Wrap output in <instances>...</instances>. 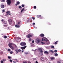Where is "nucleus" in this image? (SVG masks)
<instances>
[{
    "label": "nucleus",
    "instance_id": "12",
    "mask_svg": "<svg viewBox=\"0 0 63 63\" xmlns=\"http://www.w3.org/2000/svg\"><path fill=\"white\" fill-rule=\"evenodd\" d=\"M1 8H4V5H1Z\"/></svg>",
    "mask_w": 63,
    "mask_h": 63
},
{
    "label": "nucleus",
    "instance_id": "9",
    "mask_svg": "<svg viewBox=\"0 0 63 63\" xmlns=\"http://www.w3.org/2000/svg\"><path fill=\"white\" fill-rule=\"evenodd\" d=\"M12 44H13L12 43H10L8 45V46L9 47H12Z\"/></svg>",
    "mask_w": 63,
    "mask_h": 63
},
{
    "label": "nucleus",
    "instance_id": "7",
    "mask_svg": "<svg viewBox=\"0 0 63 63\" xmlns=\"http://www.w3.org/2000/svg\"><path fill=\"white\" fill-rule=\"evenodd\" d=\"M15 27L17 28H19L20 26L18 25H16L15 26Z\"/></svg>",
    "mask_w": 63,
    "mask_h": 63
},
{
    "label": "nucleus",
    "instance_id": "4",
    "mask_svg": "<svg viewBox=\"0 0 63 63\" xmlns=\"http://www.w3.org/2000/svg\"><path fill=\"white\" fill-rule=\"evenodd\" d=\"M38 50L40 51V53H43V50H42V48H38Z\"/></svg>",
    "mask_w": 63,
    "mask_h": 63
},
{
    "label": "nucleus",
    "instance_id": "22",
    "mask_svg": "<svg viewBox=\"0 0 63 63\" xmlns=\"http://www.w3.org/2000/svg\"><path fill=\"white\" fill-rule=\"evenodd\" d=\"M54 58L53 57H52V58H51V60H53V59H54Z\"/></svg>",
    "mask_w": 63,
    "mask_h": 63
},
{
    "label": "nucleus",
    "instance_id": "13",
    "mask_svg": "<svg viewBox=\"0 0 63 63\" xmlns=\"http://www.w3.org/2000/svg\"><path fill=\"white\" fill-rule=\"evenodd\" d=\"M16 51V52L17 53H18V50L17 49H16L15 50Z\"/></svg>",
    "mask_w": 63,
    "mask_h": 63
},
{
    "label": "nucleus",
    "instance_id": "46",
    "mask_svg": "<svg viewBox=\"0 0 63 63\" xmlns=\"http://www.w3.org/2000/svg\"><path fill=\"white\" fill-rule=\"evenodd\" d=\"M23 63H27V62H24Z\"/></svg>",
    "mask_w": 63,
    "mask_h": 63
},
{
    "label": "nucleus",
    "instance_id": "48",
    "mask_svg": "<svg viewBox=\"0 0 63 63\" xmlns=\"http://www.w3.org/2000/svg\"><path fill=\"white\" fill-rule=\"evenodd\" d=\"M10 53H11V54H12V53H13V52L11 51L10 52Z\"/></svg>",
    "mask_w": 63,
    "mask_h": 63
},
{
    "label": "nucleus",
    "instance_id": "20",
    "mask_svg": "<svg viewBox=\"0 0 63 63\" xmlns=\"http://www.w3.org/2000/svg\"><path fill=\"white\" fill-rule=\"evenodd\" d=\"M45 39V37H43L42 38V41H44Z\"/></svg>",
    "mask_w": 63,
    "mask_h": 63
},
{
    "label": "nucleus",
    "instance_id": "2",
    "mask_svg": "<svg viewBox=\"0 0 63 63\" xmlns=\"http://www.w3.org/2000/svg\"><path fill=\"white\" fill-rule=\"evenodd\" d=\"M6 2H7V4L9 5H10L11 4V3L12 2H11V0H7L6 1Z\"/></svg>",
    "mask_w": 63,
    "mask_h": 63
},
{
    "label": "nucleus",
    "instance_id": "10",
    "mask_svg": "<svg viewBox=\"0 0 63 63\" xmlns=\"http://www.w3.org/2000/svg\"><path fill=\"white\" fill-rule=\"evenodd\" d=\"M20 4V2L19 1H18L17 2V3L15 4L16 6H17L18 5H19Z\"/></svg>",
    "mask_w": 63,
    "mask_h": 63
},
{
    "label": "nucleus",
    "instance_id": "38",
    "mask_svg": "<svg viewBox=\"0 0 63 63\" xmlns=\"http://www.w3.org/2000/svg\"><path fill=\"white\" fill-rule=\"evenodd\" d=\"M1 63H4V62H3V61H1Z\"/></svg>",
    "mask_w": 63,
    "mask_h": 63
},
{
    "label": "nucleus",
    "instance_id": "41",
    "mask_svg": "<svg viewBox=\"0 0 63 63\" xmlns=\"http://www.w3.org/2000/svg\"><path fill=\"white\" fill-rule=\"evenodd\" d=\"M3 26H4V27H7V25H3Z\"/></svg>",
    "mask_w": 63,
    "mask_h": 63
},
{
    "label": "nucleus",
    "instance_id": "18",
    "mask_svg": "<svg viewBox=\"0 0 63 63\" xmlns=\"http://www.w3.org/2000/svg\"><path fill=\"white\" fill-rule=\"evenodd\" d=\"M50 52H51L53 53H54V51H53V50H50Z\"/></svg>",
    "mask_w": 63,
    "mask_h": 63
},
{
    "label": "nucleus",
    "instance_id": "37",
    "mask_svg": "<svg viewBox=\"0 0 63 63\" xmlns=\"http://www.w3.org/2000/svg\"><path fill=\"white\" fill-rule=\"evenodd\" d=\"M51 47L52 48H54V46H52Z\"/></svg>",
    "mask_w": 63,
    "mask_h": 63
},
{
    "label": "nucleus",
    "instance_id": "30",
    "mask_svg": "<svg viewBox=\"0 0 63 63\" xmlns=\"http://www.w3.org/2000/svg\"><path fill=\"white\" fill-rule=\"evenodd\" d=\"M4 38L5 39H6L7 38V37L6 36H4Z\"/></svg>",
    "mask_w": 63,
    "mask_h": 63
},
{
    "label": "nucleus",
    "instance_id": "39",
    "mask_svg": "<svg viewBox=\"0 0 63 63\" xmlns=\"http://www.w3.org/2000/svg\"><path fill=\"white\" fill-rule=\"evenodd\" d=\"M57 63H61V62H60V61H57Z\"/></svg>",
    "mask_w": 63,
    "mask_h": 63
},
{
    "label": "nucleus",
    "instance_id": "33",
    "mask_svg": "<svg viewBox=\"0 0 63 63\" xmlns=\"http://www.w3.org/2000/svg\"><path fill=\"white\" fill-rule=\"evenodd\" d=\"M28 53H26V52H25L24 53V54H28Z\"/></svg>",
    "mask_w": 63,
    "mask_h": 63
},
{
    "label": "nucleus",
    "instance_id": "62",
    "mask_svg": "<svg viewBox=\"0 0 63 63\" xmlns=\"http://www.w3.org/2000/svg\"><path fill=\"white\" fill-rule=\"evenodd\" d=\"M5 21H4L3 22V23H5Z\"/></svg>",
    "mask_w": 63,
    "mask_h": 63
},
{
    "label": "nucleus",
    "instance_id": "63",
    "mask_svg": "<svg viewBox=\"0 0 63 63\" xmlns=\"http://www.w3.org/2000/svg\"><path fill=\"white\" fill-rule=\"evenodd\" d=\"M11 15V14L10 13L9 14V15Z\"/></svg>",
    "mask_w": 63,
    "mask_h": 63
},
{
    "label": "nucleus",
    "instance_id": "52",
    "mask_svg": "<svg viewBox=\"0 0 63 63\" xmlns=\"http://www.w3.org/2000/svg\"><path fill=\"white\" fill-rule=\"evenodd\" d=\"M3 2H5V0H3Z\"/></svg>",
    "mask_w": 63,
    "mask_h": 63
},
{
    "label": "nucleus",
    "instance_id": "34",
    "mask_svg": "<svg viewBox=\"0 0 63 63\" xmlns=\"http://www.w3.org/2000/svg\"><path fill=\"white\" fill-rule=\"evenodd\" d=\"M19 9H21V8H22V7H21V6H20L19 7Z\"/></svg>",
    "mask_w": 63,
    "mask_h": 63
},
{
    "label": "nucleus",
    "instance_id": "53",
    "mask_svg": "<svg viewBox=\"0 0 63 63\" xmlns=\"http://www.w3.org/2000/svg\"><path fill=\"white\" fill-rule=\"evenodd\" d=\"M40 19H42L43 18V17H41L40 18Z\"/></svg>",
    "mask_w": 63,
    "mask_h": 63
},
{
    "label": "nucleus",
    "instance_id": "26",
    "mask_svg": "<svg viewBox=\"0 0 63 63\" xmlns=\"http://www.w3.org/2000/svg\"><path fill=\"white\" fill-rule=\"evenodd\" d=\"M54 52H55V53H56V52H57V51L56 50H55Z\"/></svg>",
    "mask_w": 63,
    "mask_h": 63
},
{
    "label": "nucleus",
    "instance_id": "54",
    "mask_svg": "<svg viewBox=\"0 0 63 63\" xmlns=\"http://www.w3.org/2000/svg\"><path fill=\"white\" fill-rule=\"evenodd\" d=\"M48 24H49V25H50V23H48Z\"/></svg>",
    "mask_w": 63,
    "mask_h": 63
},
{
    "label": "nucleus",
    "instance_id": "23",
    "mask_svg": "<svg viewBox=\"0 0 63 63\" xmlns=\"http://www.w3.org/2000/svg\"><path fill=\"white\" fill-rule=\"evenodd\" d=\"M37 41L38 43H39V42H40V40H39V39H37Z\"/></svg>",
    "mask_w": 63,
    "mask_h": 63
},
{
    "label": "nucleus",
    "instance_id": "49",
    "mask_svg": "<svg viewBox=\"0 0 63 63\" xmlns=\"http://www.w3.org/2000/svg\"><path fill=\"white\" fill-rule=\"evenodd\" d=\"M32 24H33V25H35V23H32Z\"/></svg>",
    "mask_w": 63,
    "mask_h": 63
},
{
    "label": "nucleus",
    "instance_id": "36",
    "mask_svg": "<svg viewBox=\"0 0 63 63\" xmlns=\"http://www.w3.org/2000/svg\"><path fill=\"white\" fill-rule=\"evenodd\" d=\"M18 52H20L21 51V50L20 49L18 50Z\"/></svg>",
    "mask_w": 63,
    "mask_h": 63
},
{
    "label": "nucleus",
    "instance_id": "25",
    "mask_svg": "<svg viewBox=\"0 0 63 63\" xmlns=\"http://www.w3.org/2000/svg\"><path fill=\"white\" fill-rule=\"evenodd\" d=\"M2 61H6V59H3L2 60Z\"/></svg>",
    "mask_w": 63,
    "mask_h": 63
},
{
    "label": "nucleus",
    "instance_id": "31",
    "mask_svg": "<svg viewBox=\"0 0 63 63\" xmlns=\"http://www.w3.org/2000/svg\"><path fill=\"white\" fill-rule=\"evenodd\" d=\"M32 18L33 19V20H35V17H32Z\"/></svg>",
    "mask_w": 63,
    "mask_h": 63
},
{
    "label": "nucleus",
    "instance_id": "55",
    "mask_svg": "<svg viewBox=\"0 0 63 63\" xmlns=\"http://www.w3.org/2000/svg\"><path fill=\"white\" fill-rule=\"evenodd\" d=\"M9 13H7V15H9Z\"/></svg>",
    "mask_w": 63,
    "mask_h": 63
},
{
    "label": "nucleus",
    "instance_id": "29",
    "mask_svg": "<svg viewBox=\"0 0 63 63\" xmlns=\"http://www.w3.org/2000/svg\"><path fill=\"white\" fill-rule=\"evenodd\" d=\"M25 6V5L24 4H22V7H24V6Z\"/></svg>",
    "mask_w": 63,
    "mask_h": 63
},
{
    "label": "nucleus",
    "instance_id": "27",
    "mask_svg": "<svg viewBox=\"0 0 63 63\" xmlns=\"http://www.w3.org/2000/svg\"><path fill=\"white\" fill-rule=\"evenodd\" d=\"M20 22H21V21L18 22V24H20Z\"/></svg>",
    "mask_w": 63,
    "mask_h": 63
},
{
    "label": "nucleus",
    "instance_id": "57",
    "mask_svg": "<svg viewBox=\"0 0 63 63\" xmlns=\"http://www.w3.org/2000/svg\"><path fill=\"white\" fill-rule=\"evenodd\" d=\"M34 60H36V59H33Z\"/></svg>",
    "mask_w": 63,
    "mask_h": 63
},
{
    "label": "nucleus",
    "instance_id": "11",
    "mask_svg": "<svg viewBox=\"0 0 63 63\" xmlns=\"http://www.w3.org/2000/svg\"><path fill=\"white\" fill-rule=\"evenodd\" d=\"M48 51H44V53H46V54H48Z\"/></svg>",
    "mask_w": 63,
    "mask_h": 63
},
{
    "label": "nucleus",
    "instance_id": "50",
    "mask_svg": "<svg viewBox=\"0 0 63 63\" xmlns=\"http://www.w3.org/2000/svg\"><path fill=\"white\" fill-rule=\"evenodd\" d=\"M13 62H14V63H16V62L15 61H13Z\"/></svg>",
    "mask_w": 63,
    "mask_h": 63
},
{
    "label": "nucleus",
    "instance_id": "59",
    "mask_svg": "<svg viewBox=\"0 0 63 63\" xmlns=\"http://www.w3.org/2000/svg\"><path fill=\"white\" fill-rule=\"evenodd\" d=\"M16 60L17 61V62H18V61H17V59Z\"/></svg>",
    "mask_w": 63,
    "mask_h": 63
},
{
    "label": "nucleus",
    "instance_id": "35",
    "mask_svg": "<svg viewBox=\"0 0 63 63\" xmlns=\"http://www.w3.org/2000/svg\"><path fill=\"white\" fill-rule=\"evenodd\" d=\"M10 11H7L6 12V13H8L9 14V13H10Z\"/></svg>",
    "mask_w": 63,
    "mask_h": 63
},
{
    "label": "nucleus",
    "instance_id": "40",
    "mask_svg": "<svg viewBox=\"0 0 63 63\" xmlns=\"http://www.w3.org/2000/svg\"><path fill=\"white\" fill-rule=\"evenodd\" d=\"M32 43H34V40H32Z\"/></svg>",
    "mask_w": 63,
    "mask_h": 63
},
{
    "label": "nucleus",
    "instance_id": "21",
    "mask_svg": "<svg viewBox=\"0 0 63 63\" xmlns=\"http://www.w3.org/2000/svg\"><path fill=\"white\" fill-rule=\"evenodd\" d=\"M33 8L34 9H36L37 8V7L35 6H34L33 7Z\"/></svg>",
    "mask_w": 63,
    "mask_h": 63
},
{
    "label": "nucleus",
    "instance_id": "64",
    "mask_svg": "<svg viewBox=\"0 0 63 63\" xmlns=\"http://www.w3.org/2000/svg\"><path fill=\"white\" fill-rule=\"evenodd\" d=\"M29 62V63H31L30 62Z\"/></svg>",
    "mask_w": 63,
    "mask_h": 63
},
{
    "label": "nucleus",
    "instance_id": "28",
    "mask_svg": "<svg viewBox=\"0 0 63 63\" xmlns=\"http://www.w3.org/2000/svg\"><path fill=\"white\" fill-rule=\"evenodd\" d=\"M8 51H11V49H8Z\"/></svg>",
    "mask_w": 63,
    "mask_h": 63
},
{
    "label": "nucleus",
    "instance_id": "47",
    "mask_svg": "<svg viewBox=\"0 0 63 63\" xmlns=\"http://www.w3.org/2000/svg\"><path fill=\"white\" fill-rule=\"evenodd\" d=\"M10 61L11 62H12V60H10Z\"/></svg>",
    "mask_w": 63,
    "mask_h": 63
},
{
    "label": "nucleus",
    "instance_id": "15",
    "mask_svg": "<svg viewBox=\"0 0 63 63\" xmlns=\"http://www.w3.org/2000/svg\"><path fill=\"white\" fill-rule=\"evenodd\" d=\"M10 47L12 49H13V50L14 49V47H12V46L11 47Z\"/></svg>",
    "mask_w": 63,
    "mask_h": 63
},
{
    "label": "nucleus",
    "instance_id": "6",
    "mask_svg": "<svg viewBox=\"0 0 63 63\" xmlns=\"http://www.w3.org/2000/svg\"><path fill=\"white\" fill-rule=\"evenodd\" d=\"M40 36L41 37H44L45 36V35H44V34L42 33L40 34Z\"/></svg>",
    "mask_w": 63,
    "mask_h": 63
},
{
    "label": "nucleus",
    "instance_id": "60",
    "mask_svg": "<svg viewBox=\"0 0 63 63\" xmlns=\"http://www.w3.org/2000/svg\"><path fill=\"white\" fill-rule=\"evenodd\" d=\"M22 52H23V50L22 51Z\"/></svg>",
    "mask_w": 63,
    "mask_h": 63
},
{
    "label": "nucleus",
    "instance_id": "51",
    "mask_svg": "<svg viewBox=\"0 0 63 63\" xmlns=\"http://www.w3.org/2000/svg\"><path fill=\"white\" fill-rule=\"evenodd\" d=\"M41 44H44V42H42Z\"/></svg>",
    "mask_w": 63,
    "mask_h": 63
},
{
    "label": "nucleus",
    "instance_id": "3",
    "mask_svg": "<svg viewBox=\"0 0 63 63\" xmlns=\"http://www.w3.org/2000/svg\"><path fill=\"white\" fill-rule=\"evenodd\" d=\"M26 45V43L25 42H22L20 44V45L22 46H24Z\"/></svg>",
    "mask_w": 63,
    "mask_h": 63
},
{
    "label": "nucleus",
    "instance_id": "61",
    "mask_svg": "<svg viewBox=\"0 0 63 63\" xmlns=\"http://www.w3.org/2000/svg\"><path fill=\"white\" fill-rule=\"evenodd\" d=\"M14 60H16V59H14Z\"/></svg>",
    "mask_w": 63,
    "mask_h": 63
},
{
    "label": "nucleus",
    "instance_id": "14",
    "mask_svg": "<svg viewBox=\"0 0 63 63\" xmlns=\"http://www.w3.org/2000/svg\"><path fill=\"white\" fill-rule=\"evenodd\" d=\"M41 16L40 15H37V17L38 18H39L40 17H41Z\"/></svg>",
    "mask_w": 63,
    "mask_h": 63
},
{
    "label": "nucleus",
    "instance_id": "5",
    "mask_svg": "<svg viewBox=\"0 0 63 63\" xmlns=\"http://www.w3.org/2000/svg\"><path fill=\"white\" fill-rule=\"evenodd\" d=\"M26 47H27V46H25L24 47H21V48L22 50H23V49H25V48H26Z\"/></svg>",
    "mask_w": 63,
    "mask_h": 63
},
{
    "label": "nucleus",
    "instance_id": "17",
    "mask_svg": "<svg viewBox=\"0 0 63 63\" xmlns=\"http://www.w3.org/2000/svg\"><path fill=\"white\" fill-rule=\"evenodd\" d=\"M24 8H23V9H22L21 10V13H22L23 11H24Z\"/></svg>",
    "mask_w": 63,
    "mask_h": 63
},
{
    "label": "nucleus",
    "instance_id": "1",
    "mask_svg": "<svg viewBox=\"0 0 63 63\" xmlns=\"http://www.w3.org/2000/svg\"><path fill=\"white\" fill-rule=\"evenodd\" d=\"M8 21L9 22L10 25H14V23H13L12 22V20L11 19H9L8 20Z\"/></svg>",
    "mask_w": 63,
    "mask_h": 63
},
{
    "label": "nucleus",
    "instance_id": "16",
    "mask_svg": "<svg viewBox=\"0 0 63 63\" xmlns=\"http://www.w3.org/2000/svg\"><path fill=\"white\" fill-rule=\"evenodd\" d=\"M47 38L45 37L44 41H47Z\"/></svg>",
    "mask_w": 63,
    "mask_h": 63
},
{
    "label": "nucleus",
    "instance_id": "24",
    "mask_svg": "<svg viewBox=\"0 0 63 63\" xmlns=\"http://www.w3.org/2000/svg\"><path fill=\"white\" fill-rule=\"evenodd\" d=\"M55 56H58V54L57 53H56L55 54Z\"/></svg>",
    "mask_w": 63,
    "mask_h": 63
},
{
    "label": "nucleus",
    "instance_id": "44",
    "mask_svg": "<svg viewBox=\"0 0 63 63\" xmlns=\"http://www.w3.org/2000/svg\"><path fill=\"white\" fill-rule=\"evenodd\" d=\"M1 53V54H3V52H2Z\"/></svg>",
    "mask_w": 63,
    "mask_h": 63
},
{
    "label": "nucleus",
    "instance_id": "58",
    "mask_svg": "<svg viewBox=\"0 0 63 63\" xmlns=\"http://www.w3.org/2000/svg\"><path fill=\"white\" fill-rule=\"evenodd\" d=\"M29 40V41H31V39H30Z\"/></svg>",
    "mask_w": 63,
    "mask_h": 63
},
{
    "label": "nucleus",
    "instance_id": "56",
    "mask_svg": "<svg viewBox=\"0 0 63 63\" xmlns=\"http://www.w3.org/2000/svg\"><path fill=\"white\" fill-rule=\"evenodd\" d=\"M7 28L8 29H9V28H10V27H8Z\"/></svg>",
    "mask_w": 63,
    "mask_h": 63
},
{
    "label": "nucleus",
    "instance_id": "8",
    "mask_svg": "<svg viewBox=\"0 0 63 63\" xmlns=\"http://www.w3.org/2000/svg\"><path fill=\"white\" fill-rule=\"evenodd\" d=\"M32 35L30 34H29L28 35V38H30V37H32Z\"/></svg>",
    "mask_w": 63,
    "mask_h": 63
},
{
    "label": "nucleus",
    "instance_id": "45",
    "mask_svg": "<svg viewBox=\"0 0 63 63\" xmlns=\"http://www.w3.org/2000/svg\"><path fill=\"white\" fill-rule=\"evenodd\" d=\"M2 12H5V10H3Z\"/></svg>",
    "mask_w": 63,
    "mask_h": 63
},
{
    "label": "nucleus",
    "instance_id": "32",
    "mask_svg": "<svg viewBox=\"0 0 63 63\" xmlns=\"http://www.w3.org/2000/svg\"><path fill=\"white\" fill-rule=\"evenodd\" d=\"M8 59H11V57L10 56H8Z\"/></svg>",
    "mask_w": 63,
    "mask_h": 63
},
{
    "label": "nucleus",
    "instance_id": "42",
    "mask_svg": "<svg viewBox=\"0 0 63 63\" xmlns=\"http://www.w3.org/2000/svg\"><path fill=\"white\" fill-rule=\"evenodd\" d=\"M4 24H7V23H4Z\"/></svg>",
    "mask_w": 63,
    "mask_h": 63
},
{
    "label": "nucleus",
    "instance_id": "43",
    "mask_svg": "<svg viewBox=\"0 0 63 63\" xmlns=\"http://www.w3.org/2000/svg\"><path fill=\"white\" fill-rule=\"evenodd\" d=\"M1 21L3 22L4 21V20L2 19L1 20Z\"/></svg>",
    "mask_w": 63,
    "mask_h": 63
},
{
    "label": "nucleus",
    "instance_id": "19",
    "mask_svg": "<svg viewBox=\"0 0 63 63\" xmlns=\"http://www.w3.org/2000/svg\"><path fill=\"white\" fill-rule=\"evenodd\" d=\"M58 41H57L56 42H55V45H56V44H57V43H58Z\"/></svg>",
    "mask_w": 63,
    "mask_h": 63
}]
</instances>
